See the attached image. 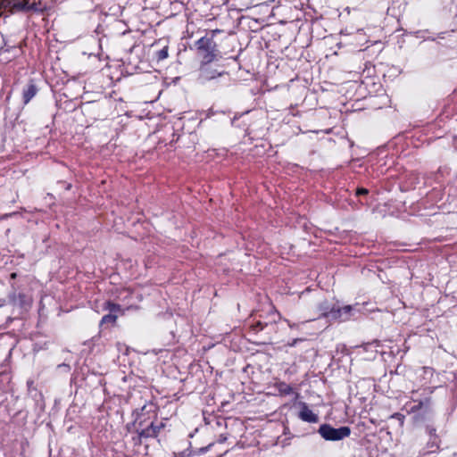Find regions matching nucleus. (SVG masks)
<instances>
[{"label":"nucleus","instance_id":"6ab92c4d","mask_svg":"<svg viewBox=\"0 0 457 457\" xmlns=\"http://www.w3.org/2000/svg\"><path fill=\"white\" fill-rule=\"evenodd\" d=\"M427 432L432 436H436V428H431L429 426L427 427Z\"/></svg>","mask_w":457,"mask_h":457},{"label":"nucleus","instance_id":"a211bd4d","mask_svg":"<svg viewBox=\"0 0 457 457\" xmlns=\"http://www.w3.org/2000/svg\"><path fill=\"white\" fill-rule=\"evenodd\" d=\"M212 446V444H210L208 445L207 446L205 447H202L200 449L197 450V453H206L211 447Z\"/></svg>","mask_w":457,"mask_h":457},{"label":"nucleus","instance_id":"dca6fc26","mask_svg":"<svg viewBox=\"0 0 457 457\" xmlns=\"http://www.w3.org/2000/svg\"><path fill=\"white\" fill-rule=\"evenodd\" d=\"M105 305V309L108 310L110 312H115L120 309V306L119 304L112 302H106Z\"/></svg>","mask_w":457,"mask_h":457},{"label":"nucleus","instance_id":"423d86ee","mask_svg":"<svg viewBox=\"0 0 457 457\" xmlns=\"http://www.w3.org/2000/svg\"><path fill=\"white\" fill-rule=\"evenodd\" d=\"M301 410L298 413V417L303 421L308 423H317L319 421V416L314 413L305 403H300Z\"/></svg>","mask_w":457,"mask_h":457},{"label":"nucleus","instance_id":"39448f33","mask_svg":"<svg viewBox=\"0 0 457 457\" xmlns=\"http://www.w3.org/2000/svg\"><path fill=\"white\" fill-rule=\"evenodd\" d=\"M354 311L355 309L353 305H345L343 307L336 306V311L332 312V315L334 320L346 321L354 315Z\"/></svg>","mask_w":457,"mask_h":457},{"label":"nucleus","instance_id":"1a4fd4ad","mask_svg":"<svg viewBox=\"0 0 457 457\" xmlns=\"http://www.w3.org/2000/svg\"><path fill=\"white\" fill-rule=\"evenodd\" d=\"M9 300L14 306L18 307H24L29 303L27 295L21 292H12L10 294Z\"/></svg>","mask_w":457,"mask_h":457},{"label":"nucleus","instance_id":"0eeeda50","mask_svg":"<svg viewBox=\"0 0 457 457\" xmlns=\"http://www.w3.org/2000/svg\"><path fill=\"white\" fill-rule=\"evenodd\" d=\"M38 88L32 80L24 86L22 89V101L24 104H28L30 100L37 94Z\"/></svg>","mask_w":457,"mask_h":457},{"label":"nucleus","instance_id":"7ed1b4c3","mask_svg":"<svg viewBox=\"0 0 457 457\" xmlns=\"http://www.w3.org/2000/svg\"><path fill=\"white\" fill-rule=\"evenodd\" d=\"M165 428V423L162 421H160L159 423H155L154 421H152L149 425H147L145 428L137 429L138 436L137 438V441L138 444L141 443V439L145 438H155L157 436L161 433V431Z\"/></svg>","mask_w":457,"mask_h":457},{"label":"nucleus","instance_id":"f03ea898","mask_svg":"<svg viewBox=\"0 0 457 457\" xmlns=\"http://www.w3.org/2000/svg\"><path fill=\"white\" fill-rule=\"evenodd\" d=\"M318 432L327 441H339L349 436L351 429L345 426L335 428L329 424H322Z\"/></svg>","mask_w":457,"mask_h":457},{"label":"nucleus","instance_id":"4be33fe9","mask_svg":"<svg viewBox=\"0 0 457 457\" xmlns=\"http://www.w3.org/2000/svg\"><path fill=\"white\" fill-rule=\"evenodd\" d=\"M29 5H34V7H37V8L38 9V7H37V4H36V3H33V4H29Z\"/></svg>","mask_w":457,"mask_h":457},{"label":"nucleus","instance_id":"6e6552de","mask_svg":"<svg viewBox=\"0 0 457 457\" xmlns=\"http://www.w3.org/2000/svg\"><path fill=\"white\" fill-rule=\"evenodd\" d=\"M337 305H331L328 302L325 301L319 304L318 309L320 312V317L326 318L328 320H334L333 312L336 311Z\"/></svg>","mask_w":457,"mask_h":457},{"label":"nucleus","instance_id":"f257e3e1","mask_svg":"<svg viewBox=\"0 0 457 457\" xmlns=\"http://www.w3.org/2000/svg\"><path fill=\"white\" fill-rule=\"evenodd\" d=\"M195 47L202 63H211L220 55L216 42L212 37H203L195 42Z\"/></svg>","mask_w":457,"mask_h":457},{"label":"nucleus","instance_id":"2eb2a0df","mask_svg":"<svg viewBox=\"0 0 457 457\" xmlns=\"http://www.w3.org/2000/svg\"><path fill=\"white\" fill-rule=\"evenodd\" d=\"M116 319H117L116 315H114L112 313H109V314L103 316L100 324L103 325L104 323H114L116 321Z\"/></svg>","mask_w":457,"mask_h":457},{"label":"nucleus","instance_id":"9b49d317","mask_svg":"<svg viewBox=\"0 0 457 457\" xmlns=\"http://www.w3.org/2000/svg\"><path fill=\"white\" fill-rule=\"evenodd\" d=\"M249 328H250L251 331H253L254 333H258L266 328H272V330H274L275 320L273 322H262L261 320H257V321L250 324Z\"/></svg>","mask_w":457,"mask_h":457},{"label":"nucleus","instance_id":"ddd939ff","mask_svg":"<svg viewBox=\"0 0 457 457\" xmlns=\"http://www.w3.org/2000/svg\"><path fill=\"white\" fill-rule=\"evenodd\" d=\"M276 386L281 395H288L293 393V387L285 382H278Z\"/></svg>","mask_w":457,"mask_h":457},{"label":"nucleus","instance_id":"aec40b11","mask_svg":"<svg viewBox=\"0 0 457 457\" xmlns=\"http://www.w3.org/2000/svg\"><path fill=\"white\" fill-rule=\"evenodd\" d=\"M226 440H227V437H226L225 436H223V435H220V436H219V439L217 440V442H218L219 444H222V443H224Z\"/></svg>","mask_w":457,"mask_h":457},{"label":"nucleus","instance_id":"f3484780","mask_svg":"<svg viewBox=\"0 0 457 457\" xmlns=\"http://www.w3.org/2000/svg\"><path fill=\"white\" fill-rule=\"evenodd\" d=\"M369 193L368 189L366 188H358L356 190V195L359 196V195H367Z\"/></svg>","mask_w":457,"mask_h":457},{"label":"nucleus","instance_id":"f8f14e48","mask_svg":"<svg viewBox=\"0 0 457 457\" xmlns=\"http://www.w3.org/2000/svg\"><path fill=\"white\" fill-rule=\"evenodd\" d=\"M12 8L19 10V11H29V10L37 11L38 10L37 7H34V5H29V2L27 0L18 1V2L14 3L12 5Z\"/></svg>","mask_w":457,"mask_h":457},{"label":"nucleus","instance_id":"4468645a","mask_svg":"<svg viewBox=\"0 0 457 457\" xmlns=\"http://www.w3.org/2000/svg\"><path fill=\"white\" fill-rule=\"evenodd\" d=\"M168 49L169 47L166 46L161 50L157 51L155 54L156 59L158 61H162L168 57Z\"/></svg>","mask_w":457,"mask_h":457},{"label":"nucleus","instance_id":"412c9836","mask_svg":"<svg viewBox=\"0 0 457 457\" xmlns=\"http://www.w3.org/2000/svg\"><path fill=\"white\" fill-rule=\"evenodd\" d=\"M302 339H294L291 344H289L291 346H295L298 341H301Z\"/></svg>","mask_w":457,"mask_h":457},{"label":"nucleus","instance_id":"9d476101","mask_svg":"<svg viewBox=\"0 0 457 457\" xmlns=\"http://www.w3.org/2000/svg\"><path fill=\"white\" fill-rule=\"evenodd\" d=\"M413 404L410 407L411 412H417L420 410L428 411L430 406V398L425 397L422 400L412 399Z\"/></svg>","mask_w":457,"mask_h":457},{"label":"nucleus","instance_id":"20e7f679","mask_svg":"<svg viewBox=\"0 0 457 457\" xmlns=\"http://www.w3.org/2000/svg\"><path fill=\"white\" fill-rule=\"evenodd\" d=\"M224 75H228V73L223 71H219L215 69H212L210 66V63L204 62L201 64V67L199 70V77H200V79H202L203 81H209V80L214 79L218 77H222Z\"/></svg>","mask_w":457,"mask_h":457}]
</instances>
